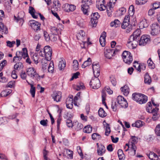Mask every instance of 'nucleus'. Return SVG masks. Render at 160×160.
I'll use <instances>...</instances> for the list:
<instances>
[{
  "mask_svg": "<svg viewBox=\"0 0 160 160\" xmlns=\"http://www.w3.org/2000/svg\"><path fill=\"white\" fill-rule=\"evenodd\" d=\"M74 124L76 125H77V127L75 128V129L77 131H79L81 130L83 127V125L81 123H78V122H75V124Z\"/></svg>",
  "mask_w": 160,
  "mask_h": 160,
  "instance_id": "obj_49",
  "label": "nucleus"
},
{
  "mask_svg": "<svg viewBox=\"0 0 160 160\" xmlns=\"http://www.w3.org/2000/svg\"><path fill=\"white\" fill-rule=\"evenodd\" d=\"M12 92L11 89L6 90L2 91L1 94L0 95L2 97H5L8 96Z\"/></svg>",
  "mask_w": 160,
  "mask_h": 160,
  "instance_id": "obj_35",
  "label": "nucleus"
},
{
  "mask_svg": "<svg viewBox=\"0 0 160 160\" xmlns=\"http://www.w3.org/2000/svg\"><path fill=\"white\" fill-rule=\"evenodd\" d=\"M106 2L105 0H98V4L97 7L98 9L101 11L106 9L108 16L110 17L112 14V4L108 3L106 5Z\"/></svg>",
  "mask_w": 160,
  "mask_h": 160,
  "instance_id": "obj_2",
  "label": "nucleus"
},
{
  "mask_svg": "<svg viewBox=\"0 0 160 160\" xmlns=\"http://www.w3.org/2000/svg\"><path fill=\"white\" fill-rule=\"evenodd\" d=\"M0 31L5 34L8 33V29L6 27L2 22H0Z\"/></svg>",
  "mask_w": 160,
  "mask_h": 160,
  "instance_id": "obj_27",
  "label": "nucleus"
},
{
  "mask_svg": "<svg viewBox=\"0 0 160 160\" xmlns=\"http://www.w3.org/2000/svg\"><path fill=\"white\" fill-rule=\"evenodd\" d=\"M43 34L45 40L47 41H49L50 40V38L48 34L45 31H44Z\"/></svg>",
  "mask_w": 160,
  "mask_h": 160,
  "instance_id": "obj_63",
  "label": "nucleus"
},
{
  "mask_svg": "<svg viewBox=\"0 0 160 160\" xmlns=\"http://www.w3.org/2000/svg\"><path fill=\"white\" fill-rule=\"evenodd\" d=\"M28 57V51L26 48H23L22 51H17L16 53V56L13 57V61L16 62L17 61H20L22 58L25 59L26 57Z\"/></svg>",
  "mask_w": 160,
  "mask_h": 160,
  "instance_id": "obj_4",
  "label": "nucleus"
},
{
  "mask_svg": "<svg viewBox=\"0 0 160 160\" xmlns=\"http://www.w3.org/2000/svg\"><path fill=\"white\" fill-rule=\"evenodd\" d=\"M106 33L103 31L101 34L99 38V42L101 45L102 47H104L106 43Z\"/></svg>",
  "mask_w": 160,
  "mask_h": 160,
  "instance_id": "obj_17",
  "label": "nucleus"
},
{
  "mask_svg": "<svg viewBox=\"0 0 160 160\" xmlns=\"http://www.w3.org/2000/svg\"><path fill=\"white\" fill-rule=\"evenodd\" d=\"M117 101L118 104L122 108H126L128 107V103L126 99L122 96H119L117 98Z\"/></svg>",
  "mask_w": 160,
  "mask_h": 160,
  "instance_id": "obj_11",
  "label": "nucleus"
},
{
  "mask_svg": "<svg viewBox=\"0 0 160 160\" xmlns=\"http://www.w3.org/2000/svg\"><path fill=\"white\" fill-rule=\"evenodd\" d=\"M54 64L53 62H51L49 64L45 63L43 64L42 66V69L45 70L48 69V70H54Z\"/></svg>",
  "mask_w": 160,
  "mask_h": 160,
  "instance_id": "obj_19",
  "label": "nucleus"
},
{
  "mask_svg": "<svg viewBox=\"0 0 160 160\" xmlns=\"http://www.w3.org/2000/svg\"><path fill=\"white\" fill-rule=\"evenodd\" d=\"M111 132L110 128L109 125L108 123H106V125L105 126V135L108 136Z\"/></svg>",
  "mask_w": 160,
  "mask_h": 160,
  "instance_id": "obj_43",
  "label": "nucleus"
},
{
  "mask_svg": "<svg viewBox=\"0 0 160 160\" xmlns=\"http://www.w3.org/2000/svg\"><path fill=\"white\" fill-rule=\"evenodd\" d=\"M92 70H100V66L98 63L94 64L93 63L92 64Z\"/></svg>",
  "mask_w": 160,
  "mask_h": 160,
  "instance_id": "obj_58",
  "label": "nucleus"
},
{
  "mask_svg": "<svg viewBox=\"0 0 160 160\" xmlns=\"http://www.w3.org/2000/svg\"><path fill=\"white\" fill-rule=\"evenodd\" d=\"M66 123L67 126L69 128H72L73 126H74L75 124L73 125L72 122L70 119H68L66 120Z\"/></svg>",
  "mask_w": 160,
  "mask_h": 160,
  "instance_id": "obj_55",
  "label": "nucleus"
},
{
  "mask_svg": "<svg viewBox=\"0 0 160 160\" xmlns=\"http://www.w3.org/2000/svg\"><path fill=\"white\" fill-rule=\"evenodd\" d=\"M73 68L75 70H78V69L79 64L78 61L76 60H74L73 62Z\"/></svg>",
  "mask_w": 160,
  "mask_h": 160,
  "instance_id": "obj_48",
  "label": "nucleus"
},
{
  "mask_svg": "<svg viewBox=\"0 0 160 160\" xmlns=\"http://www.w3.org/2000/svg\"><path fill=\"white\" fill-rule=\"evenodd\" d=\"M109 78L112 85L114 86H115L117 84V81L115 76L111 75L110 76Z\"/></svg>",
  "mask_w": 160,
  "mask_h": 160,
  "instance_id": "obj_38",
  "label": "nucleus"
},
{
  "mask_svg": "<svg viewBox=\"0 0 160 160\" xmlns=\"http://www.w3.org/2000/svg\"><path fill=\"white\" fill-rule=\"evenodd\" d=\"M101 136L100 135L97 133H94L92 135V139L95 140L99 139L101 138Z\"/></svg>",
  "mask_w": 160,
  "mask_h": 160,
  "instance_id": "obj_47",
  "label": "nucleus"
},
{
  "mask_svg": "<svg viewBox=\"0 0 160 160\" xmlns=\"http://www.w3.org/2000/svg\"><path fill=\"white\" fill-rule=\"evenodd\" d=\"M151 34L153 35H156L159 33L160 30V27L157 22L152 24L151 26Z\"/></svg>",
  "mask_w": 160,
  "mask_h": 160,
  "instance_id": "obj_12",
  "label": "nucleus"
},
{
  "mask_svg": "<svg viewBox=\"0 0 160 160\" xmlns=\"http://www.w3.org/2000/svg\"><path fill=\"white\" fill-rule=\"evenodd\" d=\"M23 65L22 62H19L16 63L14 66L15 70H20L23 68Z\"/></svg>",
  "mask_w": 160,
  "mask_h": 160,
  "instance_id": "obj_33",
  "label": "nucleus"
},
{
  "mask_svg": "<svg viewBox=\"0 0 160 160\" xmlns=\"http://www.w3.org/2000/svg\"><path fill=\"white\" fill-rule=\"evenodd\" d=\"M154 131L156 135L160 137V124H159L156 126Z\"/></svg>",
  "mask_w": 160,
  "mask_h": 160,
  "instance_id": "obj_41",
  "label": "nucleus"
},
{
  "mask_svg": "<svg viewBox=\"0 0 160 160\" xmlns=\"http://www.w3.org/2000/svg\"><path fill=\"white\" fill-rule=\"evenodd\" d=\"M121 90L124 95L127 96L129 93V88L128 87L125 85L121 88Z\"/></svg>",
  "mask_w": 160,
  "mask_h": 160,
  "instance_id": "obj_22",
  "label": "nucleus"
},
{
  "mask_svg": "<svg viewBox=\"0 0 160 160\" xmlns=\"http://www.w3.org/2000/svg\"><path fill=\"white\" fill-rule=\"evenodd\" d=\"M66 153L68 155V158L70 159L73 158V152L70 149H67L66 150Z\"/></svg>",
  "mask_w": 160,
  "mask_h": 160,
  "instance_id": "obj_42",
  "label": "nucleus"
},
{
  "mask_svg": "<svg viewBox=\"0 0 160 160\" xmlns=\"http://www.w3.org/2000/svg\"><path fill=\"white\" fill-rule=\"evenodd\" d=\"M84 4L81 5V9L84 14L88 15V12L89 9V6L92 4L91 0H82Z\"/></svg>",
  "mask_w": 160,
  "mask_h": 160,
  "instance_id": "obj_7",
  "label": "nucleus"
},
{
  "mask_svg": "<svg viewBox=\"0 0 160 160\" xmlns=\"http://www.w3.org/2000/svg\"><path fill=\"white\" fill-rule=\"evenodd\" d=\"M120 22L118 19H115L112 22L110 23V26L111 27H114L117 28L120 26Z\"/></svg>",
  "mask_w": 160,
  "mask_h": 160,
  "instance_id": "obj_31",
  "label": "nucleus"
},
{
  "mask_svg": "<svg viewBox=\"0 0 160 160\" xmlns=\"http://www.w3.org/2000/svg\"><path fill=\"white\" fill-rule=\"evenodd\" d=\"M147 0H136V3L138 5H142L145 4Z\"/></svg>",
  "mask_w": 160,
  "mask_h": 160,
  "instance_id": "obj_52",
  "label": "nucleus"
},
{
  "mask_svg": "<svg viewBox=\"0 0 160 160\" xmlns=\"http://www.w3.org/2000/svg\"><path fill=\"white\" fill-rule=\"evenodd\" d=\"M6 43L7 46L9 48H12L15 44V41L11 42L9 41H6Z\"/></svg>",
  "mask_w": 160,
  "mask_h": 160,
  "instance_id": "obj_56",
  "label": "nucleus"
},
{
  "mask_svg": "<svg viewBox=\"0 0 160 160\" xmlns=\"http://www.w3.org/2000/svg\"><path fill=\"white\" fill-rule=\"evenodd\" d=\"M105 56L108 59H111L113 56H114L112 49L108 48H105L104 49Z\"/></svg>",
  "mask_w": 160,
  "mask_h": 160,
  "instance_id": "obj_16",
  "label": "nucleus"
},
{
  "mask_svg": "<svg viewBox=\"0 0 160 160\" xmlns=\"http://www.w3.org/2000/svg\"><path fill=\"white\" fill-rule=\"evenodd\" d=\"M8 81V79L3 77V74L2 72L0 73V82L2 83H5Z\"/></svg>",
  "mask_w": 160,
  "mask_h": 160,
  "instance_id": "obj_46",
  "label": "nucleus"
},
{
  "mask_svg": "<svg viewBox=\"0 0 160 160\" xmlns=\"http://www.w3.org/2000/svg\"><path fill=\"white\" fill-rule=\"evenodd\" d=\"M35 87L33 86V85H31L30 93L31 94L32 97L34 98L35 97Z\"/></svg>",
  "mask_w": 160,
  "mask_h": 160,
  "instance_id": "obj_44",
  "label": "nucleus"
},
{
  "mask_svg": "<svg viewBox=\"0 0 160 160\" xmlns=\"http://www.w3.org/2000/svg\"><path fill=\"white\" fill-rule=\"evenodd\" d=\"M7 122V118L4 117L0 118V125L4 124Z\"/></svg>",
  "mask_w": 160,
  "mask_h": 160,
  "instance_id": "obj_51",
  "label": "nucleus"
},
{
  "mask_svg": "<svg viewBox=\"0 0 160 160\" xmlns=\"http://www.w3.org/2000/svg\"><path fill=\"white\" fill-rule=\"evenodd\" d=\"M39 55L41 57H45L46 60L50 61L51 60L52 54V50L51 48L48 45L44 47L39 52Z\"/></svg>",
  "mask_w": 160,
  "mask_h": 160,
  "instance_id": "obj_3",
  "label": "nucleus"
},
{
  "mask_svg": "<svg viewBox=\"0 0 160 160\" xmlns=\"http://www.w3.org/2000/svg\"><path fill=\"white\" fill-rule=\"evenodd\" d=\"M84 87L83 84L82 83H80L75 87V89L77 91H79L83 89Z\"/></svg>",
  "mask_w": 160,
  "mask_h": 160,
  "instance_id": "obj_50",
  "label": "nucleus"
},
{
  "mask_svg": "<svg viewBox=\"0 0 160 160\" xmlns=\"http://www.w3.org/2000/svg\"><path fill=\"white\" fill-rule=\"evenodd\" d=\"M100 17V15L97 12L93 13L91 15L90 22L93 27H95L98 22V19Z\"/></svg>",
  "mask_w": 160,
  "mask_h": 160,
  "instance_id": "obj_13",
  "label": "nucleus"
},
{
  "mask_svg": "<svg viewBox=\"0 0 160 160\" xmlns=\"http://www.w3.org/2000/svg\"><path fill=\"white\" fill-rule=\"evenodd\" d=\"M65 7L68 8V9L66 11L68 12L73 11L76 9V6L73 5L66 4Z\"/></svg>",
  "mask_w": 160,
  "mask_h": 160,
  "instance_id": "obj_30",
  "label": "nucleus"
},
{
  "mask_svg": "<svg viewBox=\"0 0 160 160\" xmlns=\"http://www.w3.org/2000/svg\"><path fill=\"white\" fill-rule=\"evenodd\" d=\"M39 59V57L38 55L36 54H34L32 57V59L34 61V63L37 64L38 63V60Z\"/></svg>",
  "mask_w": 160,
  "mask_h": 160,
  "instance_id": "obj_53",
  "label": "nucleus"
},
{
  "mask_svg": "<svg viewBox=\"0 0 160 160\" xmlns=\"http://www.w3.org/2000/svg\"><path fill=\"white\" fill-rule=\"evenodd\" d=\"M131 151L133 152V153L134 155H135L136 154V152L137 149V147L135 145L132 143V146L131 148Z\"/></svg>",
  "mask_w": 160,
  "mask_h": 160,
  "instance_id": "obj_59",
  "label": "nucleus"
},
{
  "mask_svg": "<svg viewBox=\"0 0 160 160\" xmlns=\"http://www.w3.org/2000/svg\"><path fill=\"white\" fill-rule=\"evenodd\" d=\"M123 61L128 64H130L133 60L132 56L131 53L129 52L125 51L122 55Z\"/></svg>",
  "mask_w": 160,
  "mask_h": 160,
  "instance_id": "obj_6",
  "label": "nucleus"
},
{
  "mask_svg": "<svg viewBox=\"0 0 160 160\" xmlns=\"http://www.w3.org/2000/svg\"><path fill=\"white\" fill-rule=\"evenodd\" d=\"M35 10L34 8L31 7L30 6L29 8V13L31 15L33 18H37L38 17V15L35 14Z\"/></svg>",
  "mask_w": 160,
  "mask_h": 160,
  "instance_id": "obj_26",
  "label": "nucleus"
},
{
  "mask_svg": "<svg viewBox=\"0 0 160 160\" xmlns=\"http://www.w3.org/2000/svg\"><path fill=\"white\" fill-rule=\"evenodd\" d=\"M150 41V36L147 35H143L141 37L139 40V45L143 46L149 43Z\"/></svg>",
  "mask_w": 160,
  "mask_h": 160,
  "instance_id": "obj_8",
  "label": "nucleus"
},
{
  "mask_svg": "<svg viewBox=\"0 0 160 160\" xmlns=\"http://www.w3.org/2000/svg\"><path fill=\"white\" fill-rule=\"evenodd\" d=\"M29 24L31 28L37 32L40 30L41 24L34 20H31L29 22Z\"/></svg>",
  "mask_w": 160,
  "mask_h": 160,
  "instance_id": "obj_9",
  "label": "nucleus"
},
{
  "mask_svg": "<svg viewBox=\"0 0 160 160\" xmlns=\"http://www.w3.org/2000/svg\"><path fill=\"white\" fill-rule=\"evenodd\" d=\"M132 98L139 103L142 104L147 102L148 98L143 94L134 93L132 94Z\"/></svg>",
  "mask_w": 160,
  "mask_h": 160,
  "instance_id": "obj_5",
  "label": "nucleus"
},
{
  "mask_svg": "<svg viewBox=\"0 0 160 160\" xmlns=\"http://www.w3.org/2000/svg\"><path fill=\"white\" fill-rule=\"evenodd\" d=\"M84 132L87 133H90L91 132L92 129V127L90 125H88L84 127Z\"/></svg>",
  "mask_w": 160,
  "mask_h": 160,
  "instance_id": "obj_45",
  "label": "nucleus"
},
{
  "mask_svg": "<svg viewBox=\"0 0 160 160\" xmlns=\"http://www.w3.org/2000/svg\"><path fill=\"white\" fill-rule=\"evenodd\" d=\"M141 34L140 30L138 29H137L133 32V34L130 36L127 42L128 46L131 45L132 48H135L138 43Z\"/></svg>",
  "mask_w": 160,
  "mask_h": 160,
  "instance_id": "obj_1",
  "label": "nucleus"
},
{
  "mask_svg": "<svg viewBox=\"0 0 160 160\" xmlns=\"http://www.w3.org/2000/svg\"><path fill=\"white\" fill-rule=\"evenodd\" d=\"M144 122L140 120L137 121L134 123L132 124V127H135L137 128H139L142 126L144 124Z\"/></svg>",
  "mask_w": 160,
  "mask_h": 160,
  "instance_id": "obj_24",
  "label": "nucleus"
},
{
  "mask_svg": "<svg viewBox=\"0 0 160 160\" xmlns=\"http://www.w3.org/2000/svg\"><path fill=\"white\" fill-rule=\"evenodd\" d=\"M129 25V24L128 22L123 21V23L121 25V27L122 29H126Z\"/></svg>",
  "mask_w": 160,
  "mask_h": 160,
  "instance_id": "obj_64",
  "label": "nucleus"
},
{
  "mask_svg": "<svg viewBox=\"0 0 160 160\" xmlns=\"http://www.w3.org/2000/svg\"><path fill=\"white\" fill-rule=\"evenodd\" d=\"M91 63L92 60L91 58H89L86 61L84 62L83 63L82 65V67L83 68H85L91 65Z\"/></svg>",
  "mask_w": 160,
  "mask_h": 160,
  "instance_id": "obj_36",
  "label": "nucleus"
},
{
  "mask_svg": "<svg viewBox=\"0 0 160 160\" xmlns=\"http://www.w3.org/2000/svg\"><path fill=\"white\" fill-rule=\"evenodd\" d=\"M149 25V23L148 22L146 19L143 20L140 23V27L141 28H147Z\"/></svg>",
  "mask_w": 160,
  "mask_h": 160,
  "instance_id": "obj_32",
  "label": "nucleus"
},
{
  "mask_svg": "<svg viewBox=\"0 0 160 160\" xmlns=\"http://www.w3.org/2000/svg\"><path fill=\"white\" fill-rule=\"evenodd\" d=\"M53 3L54 5L51 8V11L57 12L58 11V8L60 6V4L58 3V1H54Z\"/></svg>",
  "mask_w": 160,
  "mask_h": 160,
  "instance_id": "obj_23",
  "label": "nucleus"
},
{
  "mask_svg": "<svg viewBox=\"0 0 160 160\" xmlns=\"http://www.w3.org/2000/svg\"><path fill=\"white\" fill-rule=\"evenodd\" d=\"M58 66L59 70H63L65 69L66 66V62L63 58L60 59Z\"/></svg>",
  "mask_w": 160,
  "mask_h": 160,
  "instance_id": "obj_18",
  "label": "nucleus"
},
{
  "mask_svg": "<svg viewBox=\"0 0 160 160\" xmlns=\"http://www.w3.org/2000/svg\"><path fill=\"white\" fill-rule=\"evenodd\" d=\"M105 147L102 144H101L99 147H98L97 150V152L98 155L101 156L105 153Z\"/></svg>",
  "mask_w": 160,
  "mask_h": 160,
  "instance_id": "obj_20",
  "label": "nucleus"
},
{
  "mask_svg": "<svg viewBox=\"0 0 160 160\" xmlns=\"http://www.w3.org/2000/svg\"><path fill=\"white\" fill-rule=\"evenodd\" d=\"M77 37L78 40H81L83 42V40H84L86 37L85 32L82 30H80Z\"/></svg>",
  "mask_w": 160,
  "mask_h": 160,
  "instance_id": "obj_21",
  "label": "nucleus"
},
{
  "mask_svg": "<svg viewBox=\"0 0 160 160\" xmlns=\"http://www.w3.org/2000/svg\"><path fill=\"white\" fill-rule=\"evenodd\" d=\"M152 8L153 9H156L160 8V2H156L152 4Z\"/></svg>",
  "mask_w": 160,
  "mask_h": 160,
  "instance_id": "obj_57",
  "label": "nucleus"
},
{
  "mask_svg": "<svg viewBox=\"0 0 160 160\" xmlns=\"http://www.w3.org/2000/svg\"><path fill=\"white\" fill-rule=\"evenodd\" d=\"M118 105V104H117L116 102H112L111 108L113 109V111H116Z\"/></svg>",
  "mask_w": 160,
  "mask_h": 160,
  "instance_id": "obj_60",
  "label": "nucleus"
},
{
  "mask_svg": "<svg viewBox=\"0 0 160 160\" xmlns=\"http://www.w3.org/2000/svg\"><path fill=\"white\" fill-rule=\"evenodd\" d=\"M133 66L136 70H145L146 69V65L143 63H139L136 61L133 62Z\"/></svg>",
  "mask_w": 160,
  "mask_h": 160,
  "instance_id": "obj_15",
  "label": "nucleus"
},
{
  "mask_svg": "<svg viewBox=\"0 0 160 160\" xmlns=\"http://www.w3.org/2000/svg\"><path fill=\"white\" fill-rule=\"evenodd\" d=\"M89 85L92 87L94 89H97L101 86V83L99 79L98 78H92L89 83Z\"/></svg>",
  "mask_w": 160,
  "mask_h": 160,
  "instance_id": "obj_10",
  "label": "nucleus"
},
{
  "mask_svg": "<svg viewBox=\"0 0 160 160\" xmlns=\"http://www.w3.org/2000/svg\"><path fill=\"white\" fill-rule=\"evenodd\" d=\"M51 31L53 35H57L59 33L61 34L60 30L55 27H52L51 28Z\"/></svg>",
  "mask_w": 160,
  "mask_h": 160,
  "instance_id": "obj_29",
  "label": "nucleus"
},
{
  "mask_svg": "<svg viewBox=\"0 0 160 160\" xmlns=\"http://www.w3.org/2000/svg\"><path fill=\"white\" fill-rule=\"evenodd\" d=\"M148 156L149 158L151 160H154V158H158V155L153 152H150Z\"/></svg>",
  "mask_w": 160,
  "mask_h": 160,
  "instance_id": "obj_39",
  "label": "nucleus"
},
{
  "mask_svg": "<svg viewBox=\"0 0 160 160\" xmlns=\"http://www.w3.org/2000/svg\"><path fill=\"white\" fill-rule=\"evenodd\" d=\"M147 63L149 68L151 69L154 68L155 67L154 64L151 58H149L147 61Z\"/></svg>",
  "mask_w": 160,
  "mask_h": 160,
  "instance_id": "obj_37",
  "label": "nucleus"
},
{
  "mask_svg": "<svg viewBox=\"0 0 160 160\" xmlns=\"http://www.w3.org/2000/svg\"><path fill=\"white\" fill-rule=\"evenodd\" d=\"M27 71V74L31 77L33 78L38 75L36 71Z\"/></svg>",
  "mask_w": 160,
  "mask_h": 160,
  "instance_id": "obj_40",
  "label": "nucleus"
},
{
  "mask_svg": "<svg viewBox=\"0 0 160 160\" xmlns=\"http://www.w3.org/2000/svg\"><path fill=\"white\" fill-rule=\"evenodd\" d=\"M52 97L54 101L56 102H60L62 98V93L60 91H55L52 95Z\"/></svg>",
  "mask_w": 160,
  "mask_h": 160,
  "instance_id": "obj_14",
  "label": "nucleus"
},
{
  "mask_svg": "<svg viewBox=\"0 0 160 160\" xmlns=\"http://www.w3.org/2000/svg\"><path fill=\"white\" fill-rule=\"evenodd\" d=\"M118 12L120 15H122L125 13L126 12V10L124 8H122L119 9L118 10Z\"/></svg>",
  "mask_w": 160,
  "mask_h": 160,
  "instance_id": "obj_62",
  "label": "nucleus"
},
{
  "mask_svg": "<svg viewBox=\"0 0 160 160\" xmlns=\"http://www.w3.org/2000/svg\"><path fill=\"white\" fill-rule=\"evenodd\" d=\"M73 103V96L72 95H70L67 98L66 103Z\"/></svg>",
  "mask_w": 160,
  "mask_h": 160,
  "instance_id": "obj_54",
  "label": "nucleus"
},
{
  "mask_svg": "<svg viewBox=\"0 0 160 160\" xmlns=\"http://www.w3.org/2000/svg\"><path fill=\"white\" fill-rule=\"evenodd\" d=\"M144 82L145 84L148 85L151 83V78L148 73H146L144 75Z\"/></svg>",
  "mask_w": 160,
  "mask_h": 160,
  "instance_id": "obj_25",
  "label": "nucleus"
},
{
  "mask_svg": "<svg viewBox=\"0 0 160 160\" xmlns=\"http://www.w3.org/2000/svg\"><path fill=\"white\" fill-rule=\"evenodd\" d=\"M7 64V61L6 60H3L0 64V70H2L4 66Z\"/></svg>",
  "mask_w": 160,
  "mask_h": 160,
  "instance_id": "obj_61",
  "label": "nucleus"
},
{
  "mask_svg": "<svg viewBox=\"0 0 160 160\" xmlns=\"http://www.w3.org/2000/svg\"><path fill=\"white\" fill-rule=\"evenodd\" d=\"M118 154L119 160H124L125 155L122 149H119L118 150Z\"/></svg>",
  "mask_w": 160,
  "mask_h": 160,
  "instance_id": "obj_28",
  "label": "nucleus"
},
{
  "mask_svg": "<svg viewBox=\"0 0 160 160\" xmlns=\"http://www.w3.org/2000/svg\"><path fill=\"white\" fill-rule=\"evenodd\" d=\"M99 116L101 118H104L107 115V113L102 108H100L98 111Z\"/></svg>",
  "mask_w": 160,
  "mask_h": 160,
  "instance_id": "obj_34",
  "label": "nucleus"
}]
</instances>
